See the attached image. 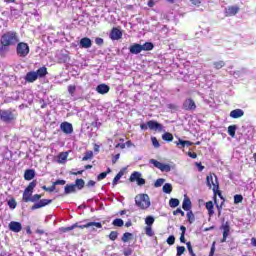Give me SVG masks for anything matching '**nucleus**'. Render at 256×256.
<instances>
[{
  "instance_id": "1",
  "label": "nucleus",
  "mask_w": 256,
  "mask_h": 256,
  "mask_svg": "<svg viewBox=\"0 0 256 256\" xmlns=\"http://www.w3.org/2000/svg\"><path fill=\"white\" fill-rule=\"evenodd\" d=\"M17 43H19V34L16 31H6L0 37V54L9 51V48Z\"/></svg>"
},
{
  "instance_id": "2",
  "label": "nucleus",
  "mask_w": 256,
  "mask_h": 256,
  "mask_svg": "<svg viewBox=\"0 0 256 256\" xmlns=\"http://www.w3.org/2000/svg\"><path fill=\"white\" fill-rule=\"evenodd\" d=\"M206 185L209 189H212L214 193V202L217 203V195L220 199H223V195L221 194V190H219V179L215 173H210L206 176Z\"/></svg>"
},
{
  "instance_id": "3",
  "label": "nucleus",
  "mask_w": 256,
  "mask_h": 256,
  "mask_svg": "<svg viewBox=\"0 0 256 256\" xmlns=\"http://www.w3.org/2000/svg\"><path fill=\"white\" fill-rule=\"evenodd\" d=\"M135 204L139 207V209H149L151 207V200L149 199V195L147 194H139L135 197Z\"/></svg>"
},
{
  "instance_id": "4",
  "label": "nucleus",
  "mask_w": 256,
  "mask_h": 256,
  "mask_svg": "<svg viewBox=\"0 0 256 256\" xmlns=\"http://www.w3.org/2000/svg\"><path fill=\"white\" fill-rule=\"evenodd\" d=\"M37 187V180H33L28 184V186L25 188L22 196V201L24 203L31 202V199H33V191Z\"/></svg>"
},
{
  "instance_id": "5",
  "label": "nucleus",
  "mask_w": 256,
  "mask_h": 256,
  "mask_svg": "<svg viewBox=\"0 0 256 256\" xmlns=\"http://www.w3.org/2000/svg\"><path fill=\"white\" fill-rule=\"evenodd\" d=\"M16 53L18 57L25 58L30 53L29 44L25 42H18L16 46Z\"/></svg>"
},
{
  "instance_id": "6",
  "label": "nucleus",
  "mask_w": 256,
  "mask_h": 256,
  "mask_svg": "<svg viewBox=\"0 0 256 256\" xmlns=\"http://www.w3.org/2000/svg\"><path fill=\"white\" fill-rule=\"evenodd\" d=\"M16 119L17 116L11 110H0V120L3 123H11V121H15Z\"/></svg>"
},
{
  "instance_id": "7",
  "label": "nucleus",
  "mask_w": 256,
  "mask_h": 256,
  "mask_svg": "<svg viewBox=\"0 0 256 256\" xmlns=\"http://www.w3.org/2000/svg\"><path fill=\"white\" fill-rule=\"evenodd\" d=\"M135 181L140 187L145 185V179L141 178V173L138 171L133 172L129 177L130 183H135Z\"/></svg>"
},
{
  "instance_id": "8",
  "label": "nucleus",
  "mask_w": 256,
  "mask_h": 256,
  "mask_svg": "<svg viewBox=\"0 0 256 256\" xmlns=\"http://www.w3.org/2000/svg\"><path fill=\"white\" fill-rule=\"evenodd\" d=\"M150 163L156 167V169H160V171L169 173L171 171V165L169 164H163L156 159H150Z\"/></svg>"
},
{
  "instance_id": "9",
  "label": "nucleus",
  "mask_w": 256,
  "mask_h": 256,
  "mask_svg": "<svg viewBox=\"0 0 256 256\" xmlns=\"http://www.w3.org/2000/svg\"><path fill=\"white\" fill-rule=\"evenodd\" d=\"M89 227H92V231H95V227H96V229H102L103 224H101V222H88L83 225H79L77 223V226H76V228H78V229H89Z\"/></svg>"
},
{
  "instance_id": "10",
  "label": "nucleus",
  "mask_w": 256,
  "mask_h": 256,
  "mask_svg": "<svg viewBox=\"0 0 256 256\" xmlns=\"http://www.w3.org/2000/svg\"><path fill=\"white\" fill-rule=\"evenodd\" d=\"M182 107L184 111H195V109H197V104H195V100L188 98L183 102Z\"/></svg>"
},
{
  "instance_id": "11",
  "label": "nucleus",
  "mask_w": 256,
  "mask_h": 256,
  "mask_svg": "<svg viewBox=\"0 0 256 256\" xmlns=\"http://www.w3.org/2000/svg\"><path fill=\"white\" fill-rule=\"evenodd\" d=\"M109 37L112 41H119V39L123 37V32L121 31V28L113 27L110 31Z\"/></svg>"
},
{
  "instance_id": "12",
  "label": "nucleus",
  "mask_w": 256,
  "mask_h": 256,
  "mask_svg": "<svg viewBox=\"0 0 256 256\" xmlns=\"http://www.w3.org/2000/svg\"><path fill=\"white\" fill-rule=\"evenodd\" d=\"M220 229H222V231H223L221 243H225V241H227V237H229V233L231 231V226L229 225V222L223 223L220 226Z\"/></svg>"
},
{
  "instance_id": "13",
  "label": "nucleus",
  "mask_w": 256,
  "mask_h": 256,
  "mask_svg": "<svg viewBox=\"0 0 256 256\" xmlns=\"http://www.w3.org/2000/svg\"><path fill=\"white\" fill-rule=\"evenodd\" d=\"M50 203H53V200L51 199H41L39 202L35 203L31 210L35 211L36 209H41L43 207H47V205H50Z\"/></svg>"
},
{
  "instance_id": "14",
  "label": "nucleus",
  "mask_w": 256,
  "mask_h": 256,
  "mask_svg": "<svg viewBox=\"0 0 256 256\" xmlns=\"http://www.w3.org/2000/svg\"><path fill=\"white\" fill-rule=\"evenodd\" d=\"M8 227H9V230L12 231L13 233H21L23 229V225H21V222H17V221H11Z\"/></svg>"
},
{
  "instance_id": "15",
  "label": "nucleus",
  "mask_w": 256,
  "mask_h": 256,
  "mask_svg": "<svg viewBox=\"0 0 256 256\" xmlns=\"http://www.w3.org/2000/svg\"><path fill=\"white\" fill-rule=\"evenodd\" d=\"M60 129L65 135H71L73 133V124L69 122H62L60 124Z\"/></svg>"
},
{
  "instance_id": "16",
  "label": "nucleus",
  "mask_w": 256,
  "mask_h": 256,
  "mask_svg": "<svg viewBox=\"0 0 256 256\" xmlns=\"http://www.w3.org/2000/svg\"><path fill=\"white\" fill-rule=\"evenodd\" d=\"M148 128L152 131H163V125L155 120H150L147 122Z\"/></svg>"
},
{
  "instance_id": "17",
  "label": "nucleus",
  "mask_w": 256,
  "mask_h": 256,
  "mask_svg": "<svg viewBox=\"0 0 256 256\" xmlns=\"http://www.w3.org/2000/svg\"><path fill=\"white\" fill-rule=\"evenodd\" d=\"M239 13V6H229L225 10V17H234Z\"/></svg>"
},
{
  "instance_id": "18",
  "label": "nucleus",
  "mask_w": 256,
  "mask_h": 256,
  "mask_svg": "<svg viewBox=\"0 0 256 256\" xmlns=\"http://www.w3.org/2000/svg\"><path fill=\"white\" fill-rule=\"evenodd\" d=\"M38 76H37V72L35 71H30L26 74L25 76V81H27V83H35V81H37Z\"/></svg>"
},
{
  "instance_id": "19",
  "label": "nucleus",
  "mask_w": 256,
  "mask_h": 256,
  "mask_svg": "<svg viewBox=\"0 0 256 256\" xmlns=\"http://www.w3.org/2000/svg\"><path fill=\"white\" fill-rule=\"evenodd\" d=\"M92 45H93V42L90 40L89 37H84L80 40V47L82 49H90Z\"/></svg>"
},
{
  "instance_id": "20",
  "label": "nucleus",
  "mask_w": 256,
  "mask_h": 256,
  "mask_svg": "<svg viewBox=\"0 0 256 256\" xmlns=\"http://www.w3.org/2000/svg\"><path fill=\"white\" fill-rule=\"evenodd\" d=\"M129 51L132 53V55H139V53L143 51V46L141 44L135 43L130 46Z\"/></svg>"
},
{
  "instance_id": "21",
  "label": "nucleus",
  "mask_w": 256,
  "mask_h": 256,
  "mask_svg": "<svg viewBox=\"0 0 256 256\" xmlns=\"http://www.w3.org/2000/svg\"><path fill=\"white\" fill-rule=\"evenodd\" d=\"M110 87L109 85L107 84H99L97 87H96V91L97 93H99L100 95H105L107 93H109L110 91Z\"/></svg>"
},
{
  "instance_id": "22",
  "label": "nucleus",
  "mask_w": 256,
  "mask_h": 256,
  "mask_svg": "<svg viewBox=\"0 0 256 256\" xmlns=\"http://www.w3.org/2000/svg\"><path fill=\"white\" fill-rule=\"evenodd\" d=\"M245 115V112L242 109H235L230 112V117L232 119H239Z\"/></svg>"
},
{
  "instance_id": "23",
  "label": "nucleus",
  "mask_w": 256,
  "mask_h": 256,
  "mask_svg": "<svg viewBox=\"0 0 256 256\" xmlns=\"http://www.w3.org/2000/svg\"><path fill=\"white\" fill-rule=\"evenodd\" d=\"M25 181H31L35 179V171L33 169H26L24 172Z\"/></svg>"
},
{
  "instance_id": "24",
  "label": "nucleus",
  "mask_w": 256,
  "mask_h": 256,
  "mask_svg": "<svg viewBox=\"0 0 256 256\" xmlns=\"http://www.w3.org/2000/svg\"><path fill=\"white\" fill-rule=\"evenodd\" d=\"M182 209L184 211H191V199L189 197L185 196L183 202H182Z\"/></svg>"
},
{
  "instance_id": "25",
  "label": "nucleus",
  "mask_w": 256,
  "mask_h": 256,
  "mask_svg": "<svg viewBox=\"0 0 256 256\" xmlns=\"http://www.w3.org/2000/svg\"><path fill=\"white\" fill-rule=\"evenodd\" d=\"M215 205L213 204V201L206 202V209L208 211L209 217H213L215 215V211L213 210Z\"/></svg>"
},
{
  "instance_id": "26",
  "label": "nucleus",
  "mask_w": 256,
  "mask_h": 256,
  "mask_svg": "<svg viewBox=\"0 0 256 256\" xmlns=\"http://www.w3.org/2000/svg\"><path fill=\"white\" fill-rule=\"evenodd\" d=\"M77 188H75L74 184H67L64 188V194L69 195L70 193H75Z\"/></svg>"
},
{
  "instance_id": "27",
  "label": "nucleus",
  "mask_w": 256,
  "mask_h": 256,
  "mask_svg": "<svg viewBox=\"0 0 256 256\" xmlns=\"http://www.w3.org/2000/svg\"><path fill=\"white\" fill-rule=\"evenodd\" d=\"M74 185H75L76 189L81 191V189H83L85 187V180H83L82 178L76 179Z\"/></svg>"
},
{
  "instance_id": "28",
  "label": "nucleus",
  "mask_w": 256,
  "mask_h": 256,
  "mask_svg": "<svg viewBox=\"0 0 256 256\" xmlns=\"http://www.w3.org/2000/svg\"><path fill=\"white\" fill-rule=\"evenodd\" d=\"M43 191H47L48 193H53L55 191L56 193H59V190H57V186L52 183L51 187L42 186Z\"/></svg>"
},
{
  "instance_id": "29",
  "label": "nucleus",
  "mask_w": 256,
  "mask_h": 256,
  "mask_svg": "<svg viewBox=\"0 0 256 256\" xmlns=\"http://www.w3.org/2000/svg\"><path fill=\"white\" fill-rule=\"evenodd\" d=\"M47 67L43 66L36 71L37 77L43 78L47 75Z\"/></svg>"
},
{
  "instance_id": "30",
  "label": "nucleus",
  "mask_w": 256,
  "mask_h": 256,
  "mask_svg": "<svg viewBox=\"0 0 256 256\" xmlns=\"http://www.w3.org/2000/svg\"><path fill=\"white\" fill-rule=\"evenodd\" d=\"M133 239V234L130 232H126L122 235L121 241L123 243H127L128 241H131Z\"/></svg>"
},
{
  "instance_id": "31",
  "label": "nucleus",
  "mask_w": 256,
  "mask_h": 256,
  "mask_svg": "<svg viewBox=\"0 0 256 256\" xmlns=\"http://www.w3.org/2000/svg\"><path fill=\"white\" fill-rule=\"evenodd\" d=\"M186 217H187L188 223H190V225H192V223H195V214H193V211L188 210Z\"/></svg>"
},
{
  "instance_id": "32",
  "label": "nucleus",
  "mask_w": 256,
  "mask_h": 256,
  "mask_svg": "<svg viewBox=\"0 0 256 256\" xmlns=\"http://www.w3.org/2000/svg\"><path fill=\"white\" fill-rule=\"evenodd\" d=\"M112 225L114 227H123V225H125V222L121 218H116L112 221Z\"/></svg>"
},
{
  "instance_id": "33",
  "label": "nucleus",
  "mask_w": 256,
  "mask_h": 256,
  "mask_svg": "<svg viewBox=\"0 0 256 256\" xmlns=\"http://www.w3.org/2000/svg\"><path fill=\"white\" fill-rule=\"evenodd\" d=\"M109 173H111V168H107V171L100 173L97 176V181H103V179H105Z\"/></svg>"
},
{
  "instance_id": "34",
  "label": "nucleus",
  "mask_w": 256,
  "mask_h": 256,
  "mask_svg": "<svg viewBox=\"0 0 256 256\" xmlns=\"http://www.w3.org/2000/svg\"><path fill=\"white\" fill-rule=\"evenodd\" d=\"M179 199L177 198H171L169 200V206L172 208V209H175V207H179Z\"/></svg>"
},
{
  "instance_id": "35",
  "label": "nucleus",
  "mask_w": 256,
  "mask_h": 256,
  "mask_svg": "<svg viewBox=\"0 0 256 256\" xmlns=\"http://www.w3.org/2000/svg\"><path fill=\"white\" fill-rule=\"evenodd\" d=\"M153 43L151 42H145L143 45H142V51H153Z\"/></svg>"
},
{
  "instance_id": "36",
  "label": "nucleus",
  "mask_w": 256,
  "mask_h": 256,
  "mask_svg": "<svg viewBox=\"0 0 256 256\" xmlns=\"http://www.w3.org/2000/svg\"><path fill=\"white\" fill-rule=\"evenodd\" d=\"M214 65V69L219 70V69H223V67H225V61L220 60V61H216L213 62Z\"/></svg>"
},
{
  "instance_id": "37",
  "label": "nucleus",
  "mask_w": 256,
  "mask_h": 256,
  "mask_svg": "<svg viewBox=\"0 0 256 256\" xmlns=\"http://www.w3.org/2000/svg\"><path fill=\"white\" fill-rule=\"evenodd\" d=\"M154 223H155V218L153 216H147L145 218V224L147 225V227H152Z\"/></svg>"
},
{
  "instance_id": "38",
  "label": "nucleus",
  "mask_w": 256,
  "mask_h": 256,
  "mask_svg": "<svg viewBox=\"0 0 256 256\" xmlns=\"http://www.w3.org/2000/svg\"><path fill=\"white\" fill-rule=\"evenodd\" d=\"M236 131H237V125H230L228 127V135H230V137H235Z\"/></svg>"
},
{
  "instance_id": "39",
  "label": "nucleus",
  "mask_w": 256,
  "mask_h": 256,
  "mask_svg": "<svg viewBox=\"0 0 256 256\" xmlns=\"http://www.w3.org/2000/svg\"><path fill=\"white\" fill-rule=\"evenodd\" d=\"M162 139H163V141L171 142V141H173V134H171L170 132H165L162 135Z\"/></svg>"
},
{
  "instance_id": "40",
  "label": "nucleus",
  "mask_w": 256,
  "mask_h": 256,
  "mask_svg": "<svg viewBox=\"0 0 256 256\" xmlns=\"http://www.w3.org/2000/svg\"><path fill=\"white\" fill-rule=\"evenodd\" d=\"M162 190L164 191V193H171L173 191V186L170 183H166L163 185Z\"/></svg>"
},
{
  "instance_id": "41",
  "label": "nucleus",
  "mask_w": 256,
  "mask_h": 256,
  "mask_svg": "<svg viewBox=\"0 0 256 256\" xmlns=\"http://www.w3.org/2000/svg\"><path fill=\"white\" fill-rule=\"evenodd\" d=\"M89 159H93V151L88 150L85 152V155L82 158V161H89Z\"/></svg>"
},
{
  "instance_id": "42",
  "label": "nucleus",
  "mask_w": 256,
  "mask_h": 256,
  "mask_svg": "<svg viewBox=\"0 0 256 256\" xmlns=\"http://www.w3.org/2000/svg\"><path fill=\"white\" fill-rule=\"evenodd\" d=\"M123 175H124L123 171L118 172L117 175L114 177L112 184L117 185V183H119V180L121 179V177H123Z\"/></svg>"
},
{
  "instance_id": "43",
  "label": "nucleus",
  "mask_w": 256,
  "mask_h": 256,
  "mask_svg": "<svg viewBox=\"0 0 256 256\" xmlns=\"http://www.w3.org/2000/svg\"><path fill=\"white\" fill-rule=\"evenodd\" d=\"M68 153L67 152H62L58 155V162L63 163V161H67V157H68Z\"/></svg>"
},
{
  "instance_id": "44",
  "label": "nucleus",
  "mask_w": 256,
  "mask_h": 256,
  "mask_svg": "<svg viewBox=\"0 0 256 256\" xmlns=\"http://www.w3.org/2000/svg\"><path fill=\"white\" fill-rule=\"evenodd\" d=\"M234 203H235V205H239V203H243V195L236 194L234 196Z\"/></svg>"
},
{
  "instance_id": "45",
  "label": "nucleus",
  "mask_w": 256,
  "mask_h": 256,
  "mask_svg": "<svg viewBox=\"0 0 256 256\" xmlns=\"http://www.w3.org/2000/svg\"><path fill=\"white\" fill-rule=\"evenodd\" d=\"M117 237H119L118 231H111L109 234L110 241H116Z\"/></svg>"
},
{
  "instance_id": "46",
  "label": "nucleus",
  "mask_w": 256,
  "mask_h": 256,
  "mask_svg": "<svg viewBox=\"0 0 256 256\" xmlns=\"http://www.w3.org/2000/svg\"><path fill=\"white\" fill-rule=\"evenodd\" d=\"M175 145L178 147V149H185V140L179 138L178 141L175 142Z\"/></svg>"
},
{
  "instance_id": "47",
  "label": "nucleus",
  "mask_w": 256,
  "mask_h": 256,
  "mask_svg": "<svg viewBox=\"0 0 256 256\" xmlns=\"http://www.w3.org/2000/svg\"><path fill=\"white\" fill-rule=\"evenodd\" d=\"M145 234L148 237H153V235H155V233L153 232V228L151 226H146L145 227Z\"/></svg>"
},
{
  "instance_id": "48",
  "label": "nucleus",
  "mask_w": 256,
  "mask_h": 256,
  "mask_svg": "<svg viewBox=\"0 0 256 256\" xmlns=\"http://www.w3.org/2000/svg\"><path fill=\"white\" fill-rule=\"evenodd\" d=\"M8 206L10 209H15L17 207V202L15 201V198H12L8 201Z\"/></svg>"
},
{
  "instance_id": "49",
  "label": "nucleus",
  "mask_w": 256,
  "mask_h": 256,
  "mask_svg": "<svg viewBox=\"0 0 256 256\" xmlns=\"http://www.w3.org/2000/svg\"><path fill=\"white\" fill-rule=\"evenodd\" d=\"M75 91H77V86H75V85H69L68 86V93L70 94V95H75Z\"/></svg>"
},
{
  "instance_id": "50",
  "label": "nucleus",
  "mask_w": 256,
  "mask_h": 256,
  "mask_svg": "<svg viewBox=\"0 0 256 256\" xmlns=\"http://www.w3.org/2000/svg\"><path fill=\"white\" fill-rule=\"evenodd\" d=\"M177 256H181L183 255V253H185L186 249L185 246H177Z\"/></svg>"
},
{
  "instance_id": "51",
  "label": "nucleus",
  "mask_w": 256,
  "mask_h": 256,
  "mask_svg": "<svg viewBox=\"0 0 256 256\" xmlns=\"http://www.w3.org/2000/svg\"><path fill=\"white\" fill-rule=\"evenodd\" d=\"M43 197L41 194H34L30 200L31 203H36V201H39Z\"/></svg>"
},
{
  "instance_id": "52",
  "label": "nucleus",
  "mask_w": 256,
  "mask_h": 256,
  "mask_svg": "<svg viewBox=\"0 0 256 256\" xmlns=\"http://www.w3.org/2000/svg\"><path fill=\"white\" fill-rule=\"evenodd\" d=\"M166 243H168V245H175V236L174 235H170L167 238Z\"/></svg>"
},
{
  "instance_id": "53",
  "label": "nucleus",
  "mask_w": 256,
  "mask_h": 256,
  "mask_svg": "<svg viewBox=\"0 0 256 256\" xmlns=\"http://www.w3.org/2000/svg\"><path fill=\"white\" fill-rule=\"evenodd\" d=\"M163 183H165V179L159 178V179H157V180L155 181L154 186H155V187H161V186L163 185Z\"/></svg>"
},
{
  "instance_id": "54",
  "label": "nucleus",
  "mask_w": 256,
  "mask_h": 256,
  "mask_svg": "<svg viewBox=\"0 0 256 256\" xmlns=\"http://www.w3.org/2000/svg\"><path fill=\"white\" fill-rule=\"evenodd\" d=\"M173 215H181V217H185V212L181 210V208H177L173 211Z\"/></svg>"
},
{
  "instance_id": "55",
  "label": "nucleus",
  "mask_w": 256,
  "mask_h": 256,
  "mask_svg": "<svg viewBox=\"0 0 256 256\" xmlns=\"http://www.w3.org/2000/svg\"><path fill=\"white\" fill-rule=\"evenodd\" d=\"M123 255H124V256H131V255H133V249H131V248H125V249L123 250Z\"/></svg>"
},
{
  "instance_id": "56",
  "label": "nucleus",
  "mask_w": 256,
  "mask_h": 256,
  "mask_svg": "<svg viewBox=\"0 0 256 256\" xmlns=\"http://www.w3.org/2000/svg\"><path fill=\"white\" fill-rule=\"evenodd\" d=\"M151 141L152 145L156 147V149L160 147L159 140H157V137H151Z\"/></svg>"
},
{
  "instance_id": "57",
  "label": "nucleus",
  "mask_w": 256,
  "mask_h": 256,
  "mask_svg": "<svg viewBox=\"0 0 256 256\" xmlns=\"http://www.w3.org/2000/svg\"><path fill=\"white\" fill-rule=\"evenodd\" d=\"M186 246H187L189 254L190 255H195V252H193V246L191 245V242H187Z\"/></svg>"
},
{
  "instance_id": "58",
  "label": "nucleus",
  "mask_w": 256,
  "mask_h": 256,
  "mask_svg": "<svg viewBox=\"0 0 256 256\" xmlns=\"http://www.w3.org/2000/svg\"><path fill=\"white\" fill-rule=\"evenodd\" d=\"M95 43L96 45H99L101 47L105 43V41L103 40V38L97 37L95 38Z\"/></svg>"
},
{
  "instance_id": "59",
  "label": "nucleus",
  "mask_w": 256,
  "mask_h": 256,
  "mask_svg": "<svg viewBox=\"0 0 256 256\" xmlns=\"http://www.w3.org/2000/svg\"><path fill=\"white\" fill-rule=\"evenodd\" d=\"M215 245H216V242L214 241L212 243V246H211V249H210V252H209V256H215Z\"/></svg>"
},
{
  "instance_id": "60",
  "label": "nucleus",
  "mask_w": 256,
  "mask_h": 256,
  "mask_svg": "<svg viewBox=\"0 0 256 256\" xmlns=\"http://www.w3.org/2000/svg\"><path fill=\"white\" fill-rule=\"evenodd\" d=\"M95 185H97V182H95L94 180H89L86 184V187L90 189V187H95Z\"/></svg>"
},
{
  "instance_id": "61",
  "label": "nucleus",
  "mask_w": 256,
  "mask_h": 256,
  "mask_svg": "<svg viewBox=\"0 0 256 256\" xmlns=\"http://www.w3.org/2000/svg\"><path fill=\"white\" fill-rule=\"evenodd\" d=\"M119 157H121V154H116L115 156H113L112 165H115V163H117V161H119Z\"/></svg>"
},
{
  "instance_id": "62",
  "label": "nucleus",
  "mask_w": 256,
  "mask_h": 256,
  "mask_svg": "<svg viewBox=\"0 0 256 256\" xmlns=\"http://www.w3.org/2000/svg\"><path fill=\"white\" fill-rule=\"evenodd\" d=\"M167 108L171 109V111H177V109H178L176 104H168Z\"/></svg>"
},
{
  "instance_id": "63",
  "label": "nucleus",
  "mask_w": 256,
  "mask_h": 256,
  "mask_svg": "<svg viewBox=\"0 0 256 256\" xmlns=\"http://www.w3.org/2000/svg\"><path fill=\"white\" fill-rule=\"evenodd\" d=\"M53 183L57 187V185H65V183H67V181H65V180H56Z\"/></svg>"
},
{
  "instance_id": "64",
  "label": "nucleus",
  "mask_w": 256,
  "mask_h": 256,
  "mask_svg": "<svg viewBox=\"0 0 256 256\" xmlns=\"http://www.w3.org/2000/svg\"><path fill=\"white\" fill-rule=\"evenodd\" d=\"M73 229H77V223L73 224L70 227L64 228L65 231H73Z\"/></svg>"
}]
</instances>
